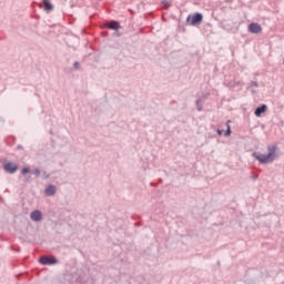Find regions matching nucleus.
<instances>
[{
  "label": "nucleus",
  "instance_id": "obj_1",
  "mask_svg": "<svg viewBox=\"0 0 284 284\" xmlns=\"http://www.w3.org/2000/svg\"><path fill=\"white\" fill-rule=\"evenodd\" d=\"M276 152H278V145L272 144L267 145V154L254 152L252 156L255 158V160L258 161V163L262 165H267V163H274V161L278 159V153Z\"/></svg>",
  "mask_w": 284,
  "mask_h": 284
},
{
  "label": "nucleus",
  "instance_id": "obj_2",
  "mask_svg": "<svg viewBox=\"0 0 284 284\" xmlns=\"http://www.w3.org/2000/svg\"><path fill=\"white\" fill-rule=\"evenodd\" d=\"M203 22V14L202 13H194L193 16H189L186 18V23H190V26H199Z\"/></svg>",
  "mask_w": 284,
  "mask_h": 284
},
{
  "label": "nucleus",
  "instance_id": "obj_3",
  "mask_svg": "<svg viewBox=\"0 0 284 284\" xmlns=\"http://www.w3.org/2000/svg\"><path fill=\"white\" fill-rule=\"evenodd\" d=\"M102 28H108V30H114L116 37H121V34H119V30H121V23H119V21L116 20L105 22Z\"/></svg>",
  "mask_w": 284,
  "mask_h": 284
},
{
  "label": "nucleus",
  "instance_id": "obj_4",
  "mask_svg": "<svg viewBox=\"0 0 284 284\" xmlns=\"http://www.w3.org/2000/svg\"><path fill=\"white\" fill-rule=\"evenodd\" d=\"M41 265H57L59 261L54 256H42L39 258Z\"/></svg>",
  "mask_w": 284,
  "mask_h": 284
},
{
  "label": "nucleus",
  "instance_id": "obj_5",
  "mask_svg": "<svg viewBox=\"0 0 284 284\" xmlns=\"http://www.w3.org/2000/svg\"><path fill=\"white\" fill-rule=\"evenodd\" d=\"M3 170L8 174H14L17 172V170H19V165L17 163H14V162H7L3 165Z\"/></svg>",
  "mask_w": 284,
  "mask_h": 284
},
{
  "label": "nucleus",
  "instance_id": "obj_6",
  "mask_svg": "<svg viewBox=\"0 0 284 284\" xmlns=\"http://www.w3.org/2000/svg\"><path fill=\"white\" fill-rule=\"evenodd\" d=\"M248 32H251V34H261L263 27L256 22H252L248 24Z\"/></svg>",
  "mask_w": 284,
  "mask_h": 284
},
{
  "label": "nucleus",
  "instance_id": "obj_7",
  "mask_svg": "<svg viewBox=\"0 0 284 284\" xmlns=\"http://www.w3.org/2000/svg\"><path fill=\"white\" fill-rule=\"evenodd\" d=\"M40 8H42L45 12H52V10H54V6L50 2V0H42L40 2Z\"/></svg>",
  "mask_w": 284,
  "mask_h": 284
},
{
  "label": "nucleus",
  "instance_id": "obj_8",
  "mask_svg": "<svg viewBox=\"0 0 284 284\" xmlns=\"http://www.w3.org/2000/svg\"><path fill=\"white\" fill-rule=\"evenodd\" d=\"M31 221H34L36 223H39V221H42L43 213L40 210L32 211L30 214Z\"/></svg>",
  "mask_w": 284,
  "mask_h": 284
},
{
  "label": "nucleus",
  "instance_id": "obj_9",
  "mask_svg": "<svg viewBox=\"0 0 284 284\" xmlns=\"http://www.w3.org/2000/svg\"><path fill=\"white\" fill-rule=\"evenodd\" d=\"M265 112H267V104H262L255 109L254 114L255 116L261 118Z\"/></svg>",
  "mask_w": 284,
  "mask_h": 284
},
{
  "label": "nucleus",
  "instance_id": "obj_10",
  "mask_svg": "<svg viewBox=\"0 0 284 284\" xmlns=\"http://www.w3.org/2000/svg\"><path fill=\"white\" fill-rule=\"evenodd\" d=\"M45 196H54L57 194V186L50 184L44 190Z\"/></svg>",
  "mask_w": 284,
  "mask_h": 284
},
{
  "label": "nucleus",
  "instance_id": "obj_11",
  "mask_svg": "<svg viewBox=\"0 0 284 284\" xmlns=\"http://www.w3.org/2000/svg\"><path fill=\"white\" fill-rule=\"evenodd\" d=\"M199 112H203V100L197 99L195 102Z\"/></svg>",
  "mask_w": 284,
  "mask_h": 284
},
{
  "label": "nucleus",
  "instance_id": "obj_12",
  "mask_svg": "<svg viewBox=\"0 0 284 284\" xmlns=\"http://www.w3.org/2000/svg\"><path fill=\"white\" fill-rule=\"evenodd\" d=\"M229 123H231L230 120L227 121V129H226V131L224 132V136H230V135L232 134V129L230 128V124H229Z\"/></svg>",
  "mask_w": 284,
  "mask_h": 284
},
{
  "label": "nucleus",
  "instance_id": "obj_13",
  "mask_svg": "<svg viewBox=\"0 0 284 284\" xmlns=\"http://www.w3.org/2000/svg\"><path fill=\"white\" fill-rule=\"evenodd\" d=\"M170 1H168V0H163L162 1V8L164 9V10H168V8H170Z\"/></svg>",
  "mask_w": 284,
  "mask_h": 284
},
{
  "label": "nucleus",
  "instance_id": "obj_14",
  "mask_svg": "<svg viewBox=\"0 0 284 284\" xmlns=\"http://www.w3.org/2000/svg\"><path fill=\"white\" fill-rule=\"evenodd\" d=\"M44 181L50 179V174H48V172L43 171L40 175Z\"/></svg>",
  "mask_w": 284,
  "mask_h": 284
},
{
  "label": "nucleus",
  "instance_id": "obj_15",
  "mask_svg": "<svg viewBox=\"0 0 284 284\" xmlns=\"http://www.w3.org/2000/svg\"><path fill=\"white\" fill-rule=\"evenodd\" d=\"M30 172V168L28 166H24L22 170H21V174H29Z\"/></svg>",
  "mask_w": 284,
  "mask_h": 284
},
{
  "label": "nucleus",
  "instance_id": "obj_16",
  "mask_svg": "<svg viewBox=\"0 0 284 284\" xmlns=\"http://www.w3.org/2000/svg\"><path fill=\"white\" fill-rule=\"evenodd\" d=\"M32 173H33L36 176H41V170H39V169H34V170L32 171Z\"/></svg>",
  "mask_w": 284,
  "mask_h": 284
},
{
  "label": "nucleus",
  "instance_id": "obj_17",
  "mask_svg": "<svg viewBox=\"0 0 284 284\" xmlns=\"http://www.w3.org/2000/svg\"><path fill=\"white\" fill-rule=\"evenodd\" d=\"M73 68H74V70H79V68H80L79 61H75L73 63Z\"/></svg>",
  "mask_w": 284,
  "mask_h": 284
},
{
  "label": "nucleus",
  "instance_id": "obj_18",
  "mask_svg": "<svg viewBox=\"0 0 284 284\" xmlns=\"http://www.w3.org/2000/svg\"><path fill=\"white\" fill-rule=\"evenodd\" d=\"M251 85H253L254 88H258V82L252 81V82H251Z\"/></svg>",
  "mask_w": 284,
  "mask_h": 284
},
{
  "label": "nucleus",
  "instance_id": "obj_19",
  "mask_svg": "<svg viewBox=\"0 0 284 284\" xmlns=\"http://www.w3.org/2000/svg\"><path fill=\"white\" fill-rule=\"evenodd\" d=\"M216 133L219 134V136H222V135H223V130L217 129V130H216Z\"/></svg>",
  "mask_w": 284,
  "mask_h": 284
},
{
  "label": "nucleus",
  "instance_id": "obj_20",
  "mask_svg": "<svg viewBox=\"0 0 284 284\" xmlns=\"http://www.w3.org/2000/svg\"><path fill=\"white\" fill-rule=\"evenodd\" d=\"M253 179H254V180L258 179V175H254Z\"/></svg>",
  "mask_w": 284,
  "mask_h": 284
},
{
  "label": "nucleus",
  "instance_id": "obj_21",
  "mask_svg": "<svg viewBox=\"0 0 284 284\" xmlns=\"http://www.w3.org/2000/svg\"><path fill=\"white\" fill-rule=\"evenodd\" d=\"M0 201H2L1 196H0Z\"/></svg>",
  "mask_w": 284,
  "mask_h": 284
}]
</instances>
